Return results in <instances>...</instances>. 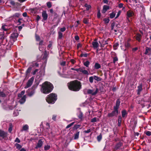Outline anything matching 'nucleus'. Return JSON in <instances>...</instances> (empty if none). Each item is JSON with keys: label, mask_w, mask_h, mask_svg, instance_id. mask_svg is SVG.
<instances>
[{"label": "nucleus", "mask_w": 151, "mask_h": 151, "mask_svg": "<svg viewBox=\"0 0 151 151\" xmlns=\"http://www.w3.org/2000/svg\"><path fill=\"white\" fill-rule=\"evenodd\" d=\"M41 86L40 91L42 93L45 94H47L51 92L54 88L52 84L48 81L45 82Z\"/></svg>", "instance_id": "1"}, {"label": "nucleus", "mask_w": 151, "mask_h": 151, "mask_svg": "<svg viewBox=\"0 0 151 151\" xmlns=\"http://www.w3.org/2000/svg\"><path fill=\"white\" fill-rule=\"evenodd\" d=\"M69 89L73 91H78L81 88V85L80 82L77 80L72 81L68 83Z\"/></svg>", "instance_id": "2"}, {"label": "nucleus", "mask_w": 151, "mask_h": 151, "mask_svg": "<svg viewBox=\"0 0 151 151\" xmlns=\"http://www.w3.org/2000/svg\"><path fill=\"white\" fill-rule=\"evenodd\" d=\"M57 99L56 94L52 93L47 96L46 100L49 104H53Z\"/></svg>", "instance_id": "3"}, {"label": "nucleus", "mask_w": 151, "mask_h": 151, "mask_svg": "<svg viewBox=\"0 0 151 151\" xmlns=\"http://www.w3.org/2000/svg\"><path fill=\"white\" fill-rule=\"evenodd\" d=\"M98 91V89L95 87L91 89H88L87 90V93L88 94H91L92 96L95 95L97 94Z\"/></svg>", "instance_id": "4"}, {"label": "nucleus", "mask_w": 151, "mask_h": 151, "mask_svg": "<svg viewBox=\"0 0 151 151\" xmlns=\"http://www.w3.org/2000/svg\"><path fill=\"white\" fill-rule=\"evenodd\" d=\"M34 80V78L33 77L30 78L27 83L26 85L24 87L25 88H27L31 86Z\"/></svg>", "instance_id": "5"}, {"label": "nucleus", "mask_w": 151, "mask_h": 151, "mask_svg": "<svg viewBox=\"0 0 151 151\" xmlns=\"http://www.w3.org/2000/svg\"><path fill=\"white\" fill-rule=\"evenodd\" d=\"M18 35V34L17 32H14L12 33L10 36L11 40L14 42H15L16 40Z\"/></svg>", "instance_id": "6"}, {"label": "nucleus", "mask_w": 151, "mask_h": 151, "mask_svg": "<svg viewBox=\"0 0 151 151\" xmlns=\"http://www.w3.org/2000/svg\"><path fill=\"white\" fill-rule=\"evenodd\" d=\"M7 133V132L0 129V137L3 139L6 140L8 139Z\"/></svg>", "instance_id": "7"}, {"label": "nucleus", "mask_w": 151, "mask_h": 151, "mask_svg": "<svg viewBox=\"0 0 151 151\" xmlns=\"http://www.w3.org/2000/svg\"><path fill=\"white\" fill-rule=\"evenodd\" d=\"M129 47L130 44L127 42H124V44L121 46L122 49L124 51L126 50L127 49L129 48Z\"/></svg>", "instance_id": "8"}, {"label": "nucleus", "mask_w": 151, "mask_h": 151, "mask_svg": "<svg viewBox=\"0 0 151 151\" xmlns=\"http://www.w3.org/2000/svg\"><path fill=\"white\" fill-rule=\"evenodd\" d=\"M118 111L114 110L111 113H109L108 114V116L109 117H112L115 116H117L118 113Z\"/></svg>", "instance_id": "9"}, {"label": "nucleus", "mask_w": 151, "mask_h": 151, "mask_svg": "<svg viewBox=\"0 0 151 151\" xmlns=\"http://www.w3.org/2000/svg\"><path fill=\"white\" fill-rule=\"evenodd\" d=\"M15 105L14 107L9 106L8 105L6 104H3L2 105V107L3 109L6 110H12L15 107Z\"/></svg>", "instance_id": "10"}, {"label": "nucleus", "mask_w": 151, "mask_h": 151, "mask_svg": "<svg viewBox=\"0 0 151 151\" xmlns=\"http://www.w3.org/2000/svg\"><path fill=\"white\" fill-rule=\"evenodd\" d=\"M37 87L34 88V86H33L31 88L32 89V90L30 92H28L27 93V95L30 96L31 97L35 93V89H36Z\"/></svg>", "instance_id": "11"}, {"label": "nucleus", "mask_w": 151, "mask_h": 151, "mask_svg": "<svg viewBox=\"0 0 151 151\" xmlns=\"http://www.w3.org/2000/svg\"><path fill=\"white\" fill-rule=\"evenodd\" d=\"M26 97L25 95L23 96L21 98H18V99H19V102L21 104H24L26 101Z\"/></svg>", "instance_id": "12"}, {"label": "nucleus", "mask_w": 151, "mask_h": 151, "mask_svg": "<svg viewBox=\"0 0 151 151\" xmlns=\"http://www.w3.org/2000/svg\"><path fill=\"white\" fill-rule=\"evenodd\" d=\"M120 103V101L119 99H118L116 100L115 106H114V110H115L116 111H118V109L119 108Z\"/></svg>", "instance_id": "13"}, {"label": "nucleus", "mask_w": 151, "mask_h": 151, "mask_svg": "<svg viewBox=\"0 0 151 151\" xmlns=\"http://www.w3.org/2000/svg\"><path fill=\"white\" fill-rule=\"evenodd\" d=\"M134 14L133 12L131 11H128L127 12V19L129 22H130V20L129 18L133 16Z\"/></svg>", "instance_id": "14"}, {"label": "nucleus", "mask_w": 151, "mask_h": 151, "mask_svg": "<svg viewBox=\"0 0 151 151\" xmlns=\"http://www.w3.org/2000/svg\"><path fill=\"white\" fill-rule=\"evenodd\" d=\"M42 16L43 18L42 20H47L48 17V15L46 11H43L42 13Z\"/></svg>", "instance_id": "15"}, {"label": "nucleus", "mask_w": 151, "mask_h": 151, "mask_svg": "<svg viewBox=\"0 0 151 151\" xmlns=\"http://www.w3.org/2000/svg\"><path fill=\"white\" fill-rule=\"evenodd\" d=\"M29 128V126L27 124H25L22 127V129L21 130V131L22 132L23 131H25L28 132Z\"/></svg>", "instance_id": "16"}, {"label": "nucleus", "mask_w": 151, "mask_h": 151, "mask_svg": "<svg viewBox=\"0 0 151 151\" xmlns=\"http://www.w3.org/2000/svg\"><path fill=\"white\" fill-rule=\"evenodd\" d=\"M109 6L107 5H104L103 7V9L102 11V13H105L106 11L109 9Z\"/></svg>", "instance_id": "17"}, {"label": "nucleus", "mask_w": 151, "mask_h": 151, "mask_svg": "<svg viewBox=\"0 0 151 151\" xmlns=\"http://www.w3.org/2000/svg\"><path fill=\"white\" fill-rule=\"evenodd\" d=\"M151 53V48L147 47L145 51V55H150Z\"/></svg>", "instance_id": "18"}, {"label": "nucleus", "mask_w": 151, "mask_h": 151, "mask_svg": "<svg viewBox=\"0 0 151 151\" xmlns=\"http://www.w3.org/2000/svg\"><path fill=\"white\" fill-rule=\"evenodd\" d=\"M138 89L137 90V94L138 95H139L140 94L142 90V84H141L139 85V86L137 87Z\"/></svg>", "instance_id": "19"}, {"label": "nucleus", "mask_w": 151, "mask_h": 151, "mask_svg": "<svg viewBox=\"0 0 151 151\" xmlns=\"http://www.w3.org/2000/svg\"><path fill=\"white\" fill-rule=\"evenodd\" d=\"M43 142L41 140H39L36 147V148L41 147L42 145Z\"/></svg>", "instance_id": "20"}, {"label": "nucleus", "mask_w": 151, "mask_h": 151, "mask_svg": "<svg viewBox=\"0 0 151 151\" xmlns=\"http://www.w3.org/2000/svg\"><path fill=\"white\" fill-rule=\"evenodd\" d=\"M92 45L94 49H96L99 46V44L97 41H94L92 42Z\"/></svg>", "instance_id": "21"}, {"label": "nucleus", "mask_w": 151, "mask_h": 151, "mask_svg": "<svg viewBox=\"0 0 151 151\" xmlns=\"http://www.w3.org/2000/svg\"><path fill=\"white\" fill-rule=\"evenodd\" d=\"M122 143L121 142H119L117 143L115 145V149L116 150H117L120 148L121 147L122 145Z\"/></svg>", "instance_id": "22"}, {"label": "nucleus", "mask_w": 151, "mask_h": 151, "mask_svg": "<svg viewBox=\"0 0 151 151\" xmlns=\"http://www.w3.org/2000/svg\"><path fill=\"white\" fill-rule=\"evenodd\" d=\"M80 72H81L83 73L85 75H88L89 74V73L88 71L82 68H81Z\"/></svg>", "instance_id": "23"}, {"label": "nucleus", "mask_w": 151, "mask_h": 151, "mask_svg": "<svg viewBox=\"0 0 151 151\" xmlns=\"http://www.w3.org/2000/svg\"><path fill=\"white\" fill-rule=\"evenodd\" d=\"M94 67L95 69H98L101 68V65L99 63H96L94 66Z\"/></svg>", "instance_id": "24"}, {"label": "nucleus", "mask_w": 151, "mask_h": 151, "mask_svg": "<svg viewBox=\"0 0 151 151\" xmlns=\"http://www.w3.org/2000/svg\"><path fill=\"white\" fill-rule=\"evenodd\" d=\"M93 76L94 79L97 82L101 81V78L100 77L96 76Z\"/></svg>", "instance_id": "25"}, {"label": "nucleus", "mask_w": 151, "mask_h": 151, "mask_svg": "<svg viewBox=\"0 0 151 151\" xmlns=\"http://www.w3.org/2000/svg\"><path fill=\"white\" fill-rule=\"evenodd\" d=\"M79 132H77L76 134H74V139H78L79 138Z\"/></svg>", "instance_id": "26"}, {"label": "nucleus", "mask_w": 151, "mask_h": 151, "mask_svg": "<svg viewBox=\"0 0 151 151\" xmlns=\"http://www.w3.org/2000/svg\"><path fill=\"white\" fill-rule=\"evenodd\" d=\"M25 91L24 90L22 91L18 95V98H21L23 96V95L24 94Z\"/></svg>", "instance_id": "27"}, {"label": "nucleus", "mask_w": 151, "mask_h": 151, "mask_svg": "<svg viewBox=\"0 0 151 151\" xmlns=\"http://www.w3.org/2000/svg\"><path fill=\"white\" fill-rule=\"evenodd\" d=\"M141 35L140 34H138L137 35L136 39V40L138 41H140L141 40L140 37H141Z\"/></svg>", "instance_id": "28"}, {"label": "nucleus", "mask_w": 151, "mask_h": 151, "mask_svg": "<svg viewBox=\"0 0 151 151\" xmlns=\"http://www.w3.org/2000/svg\"><path fill=\"white\" fill-rule=\"evenodd\" d=\"M127 114L126 111L125 110H123L122 111V114L123 117H124Z\"/></svg>", "instance_id": "29"}, {"label": "nucleus", "mask_w": 151, "mask_h": 151, "mask_svg": "<svg viewBox=\"0 0 151 151\" xmlns=\"http://www.w3.org/2000/svg\"><path fill=\"white\" fill-rule=\"evenodd\" d=\"M90 63V62L88 61H86L84 63L83 65L86 67H88Z\"/></svg>", "instance_id": "30"}, {"label": "nucleus", "mask_w": 151, "mask_h": 151, "mask_svg": "<svg viewBox=\"0 0 151 151\" xmlns=\"http://www.w3.org/2000/svg\"><path fill=\"white\" fill-rule=\"evenodd\" d=\"M122 121V118L121 116H119V119H118V125L119 126H120L121 125V123Z\"/></svg>", "instance_id": "31"}, {"label": "nucleus", "mask_w": 151, "mask_h": 151, "mask_svg": "<svg viewBox=\"0 0 151 151\" xmlns=\"http://www.w3.org/2000/svg\"><path fill=\"white\" fill-rule=\"evenodd\" d=\"M19 114V112L17 110H14V111L13 114L14 116H17Z\"/></svg>", "instance_id": "32"}, {"label": "nucleus", "mask_w": 151, "mask_h": 151, "mask_svg": "<svg viewBox=\"0 0 151 151\" xmlns=\"http://www.w3.org/2000/svg\"><path fill=\"white\" fill-rule=\"evenodd\" d=\"M93 79H94V78L93 76L89 77V80L90 82L91 83H92L93 82Z\"/></svg>", "instance_id": "33"}, {"label": "nucleus", "mask_w": 151, "mask_h": 151, "mask_svg": "<svg viewBox=\"0 0 151 151\" xmlns=\"http://www.w3.org/2000/svg\"><path fill=\"white\" fill-rule=\"evenodd\" d=\"M58 38L60 39H61L63 36L62 33L60 31H59L58 32Z\"/></svg>", "instance_id": "34"}, {"label": "nucleus", "mask_w": 151, "mask_h": 151, "mask_svg": "<svg viewBox=\"0 0 151 151\" xmlns=\"http://www.w3.org/2000/svg\"><path fill=\"white\" fill-rule=\"evenodd\" d=\"M78 117L79 119H82L83 118V113L81 112H80L78 116Z\"/></svg>", "instance_id": "35"}, {"label": "nucleus", "mask_w": 151, "mask_h": 151, "mask_svg": "<svg viewBox=\"0 0 151 151\" xmlns=\"http://www.w3.org/2000/svg\"><path fill=\"white\" fill-rule=\"evenodd\" d=\"M110 18L111 19H112L115 17V14L114 12H112L110 14Z\"/></svg>", "instance_id": "36"}, {"label": "nucleus", "mask_w": 151, "mask_h": 151, "mask_svg": "<svg viewBox=\"0 0 151 151\" xmlns=\"http://www.w3.org/2000/svg\"><path fill=\"white\" fill-rule=\"evenodd\" d=\"M85 6L86 7V9L87 10H89V9L91 7V6L89 5H88L87 4H85Z\"/></svg>", "instance_id": "37"}, {"label": "nucleus", "mask_w": 151, "mask_h": 151, "mask_svg": "<svg viewBox=\"0 0 151 151\" xmlns=\"http://www.w3.org/2000/svg\"><path fill=\"white\" fill-rule=\"evenodd\" d=\"M12 130V124L9 125V128L8 131L9 132H11Z\"/></svg>", "instance_id": "38"}, {"label": "nucleus", "mask_w": 151, "mask_h": 151, "mask_svg": "<svg viewBox=\"0 0 151 151\" xmlns=\"http://www.w3.org/2000/svg\"><path fill=\"white\" fill-rule=\"evenodd\" d=\"M75 122H73L72 123L69 124L66 127V129H68L71 127V126H72L73 125V124H74Z\"/></svg>", "instance_id": "39"}, {"label": "nucleus", "mask_w": 151, "mask_h": 151, "mask_svg": "<svg viewBox=\"0 0 151 151\" xmlns=\"http://www.w3.org/2000/svg\"><path fill=\"white\" fill-rule=\"evenodd\" d=\"M16 147L18 149H20L22 147V146L19 144H16L15 145Z\"/></svg>", "instance_id": "40"}, {"label": "nucleus", "mask_w": 151, "mask_h": 151, "mask_svg": "<svg viewBox=\"0 0 151 151\" xmlns=\"http://www.w3.org/2000/svg\"><path fill=\"white\" fill-rule=\"evenodd\" d=\"M119 46V44L117 43H116L114 45L113 47L114 49L116 50L117 49L118 46Z\"/></svg>", "instance_id": "41"}, {"label": "nucleus", "mask_w": 151, "mask_h": 151, "mask_svg": "<svg viewBox=\"0 0 151 151\" xmlns=\"http://www.w3.org/2000/svg\"><path fill=\"white\" fill-rule=\"evenodd\" d=\"M47 5L48 8H50L52 6L51 3L50 2H47Z\"/></svg>", "instance_id": "42"}, {"label": "nucleus", "mask_w": 151, "mask_h": 151, "mask_svg": "<svg viewBox=\"0 0 151 151\" xmlns=\"http://www.w3.org/2000/svg\"><path fill=\"white\" fill-rule=\"evenodd\" d=\"M50 145H47L45 146L44 147L45 150H49L50 148Z\"/></svg>", "instance_id": "43"}, {"label": "nucleus", "mask_w": 151, "mask_h": 151, "mask_svg": "<svg viewBox=\"0 0 151 151\" xmlns=\"http://www.w3.org/2000/svg\"><path fill=\"white\" fill-rule=\"evenodd\" d=\"M145 134L146 135L150 136L151 135V132L149 131H146L145 132Z\"/></svg>", "instance_id": "44"}, {"label": "nucleus", "mask_w": 151, "mask_h": 151, "mask_svg": "<svg viewBox=\"0 0 151 151\" xmlns=\"http://www.w3.org/2000/svg\"><path fill=\"white\" fill-rule=\"evenodd\" d=\"M83 22L86 24H87L88 23V19L86 18H84L83 20Z\"/></svg>", "instance_id": "45"}, {"label": "nucleus", "mask_w": 151, "mask_h": 151, "mask_svg": "<svg viewBox=\"0 0 151 151\" xmlns=\"http://www.w3.org/2000/svg\"><path fill=\"white\" fill-rule=\"evenodd\" d=\"M6 27V25H2L1 28L4 31H6L7 29V28Z\"/></svg>", "instance_id": "46"}, {"label": "nucleus", "mask_w": 151, "mask_h": 151, "mask_svg": "<svg viewBox=\"0 0 151 151\" xmlns=\"http://www.w3.org/2000/svg\"><path fill=\"white\" fill-rule=\"evenodd\" d=\"M32 68L31 67L29 68L26 71V73L28 74L30 73L32 70Z\"/></svg>", "instance_id": "47"}, {"label": "nucleus", "mask_w": 151, "mask_h": 151, "mask_svg": "<svg viewBox=\"0 0 151 151\" xmlns=\"http://www.w3.org/2000/svg\"><path fill=\"white\" fill-rule=\"evenodd\" d=\"M101 13L100 11H98L97 14V17L98 18H100L101 17Z\"/></svg>", "instance_id": "48"}, {"label": "nucleus", "mask_w": 151, "mask_h": 151, "mask_svg": "<svg viewBox=\"0 0 151 151\" xmlns=\"http://www.w3.org/2000/svg\"><path fill=\"white\" fill-rule=\"evenodd\" d=\"M56 117H57V115H55V114L53 115H52V119L53 120L55 121L56 120Z\"/></svg>", "instance_id": "49"}, {"label": "nucleus", "mask_w": 151, "mask_h": 151, "mask_svg": "<svg viewBox=\"0 0 151 151\" xmlns=\"http://www.w3.org/2000/svg\"><path fill=\"white\" fill-rule=\"evenodd\" d=\"M104 21L106 23H108L109 22V20L108 19H105L104 20Z\"/></svg>", "instance_id": "50"}, {"label": "nucleus", "mask_w": 151, "mask_h": 151, "mask_svg": "<svg viewBox=\"0 0 151 151\" xmlns=\"http://www.w3.org/2000/svg\"><path fill=\"white\" fill-rule=\"evenodd\" d=\"M20 15V14L19 13H15L13 16V17H19Z\"/></svg>", "instance_id": "51"}, {"label": "nucleus", "mask_w": 151, "mask_h": 151, "mask_svg": "<svg viewBox=\"0 0 151 151\" xmlns=\"http://www.w3.org/2000/svg\"><path fill=\"white\" fill-rule=\"evenodd\" d=\"M60 30L61 32H64L66 28L65 27H63L60 28Z\"/></svg>", "instance_id": "52"}, {"label": "nucleus", "mask_w": 151, "mask_h": 151, "mask_svg": "<svg viewBox=\"0 0 151 151\" xmlns=\"http://www.w3.org/2000/svg\"><path fill=\"white\" fill-rule=\"evenodd\" d=\"M102 138V137L101 136V135H99L97 137V139L99 141H100V140Z\"/></svg>", "instance_id": "53"}, {"label": "nucleus", "mask_w": 151, "mask_h": 151, "mask_svg": "<svg viewBox=\"0 0 151 151\" xmlns=\"http://www.w3.org/2000/svg\"><path fill=\"white\" fill-rule=\"evenodd\" d=\"M96 121V117H94L91 119V122H94Z\"/></svg>", "instance_id": "54"}, {"label": "nucleus", "mask_w": 151, "mask_h": 151, "mask_svg": "<svg viewBox=\"0 0 151 151\" xmlns=\"http://www.w3.org/2000/svg\"><path fill=\"white\" fill-rule=\"evenodd\" d=\"M118 60V58L116 57H115L113 59V63H115Z\"/></svg>", "instance_id": "55"}, {"label": "nucleus", "mask_w": 151, "mask_h": 151, "mask_svg": "<svg viewBox=\"0 0 151 151\" xmlns=\"http://www.w3.org/2000/svg\"><path fill=\"white\" fill-rule=\"evenodd\" d=\"M71 69L73 70H76L78 72L80 71L81 69V68L78 69H75L74 68H71Z\"/></svg>", "instance_id": "56"}, {"label": "nucleus", "mask_w": 151, "mask_h": 151, "mask_svg": "<svg viewBox=\"0 0 151 151\" xmlns=\"http://www.w3.org/2000/svg\"><path fill=\"white\" fill-rule=\"evenodd\" d=\"M33 66H36V67H37L39 66L38 64L37 63H36L35 62H34L33 63Z\"/></svg>", "instance_id": "57"}, {"label": "nucleus", "mask_w": 151, "mask_h": 151, "mask_svg": "<svg viewBox=\"0 0 151 151\" xmlns=\"http://www.w3.org/2000/svg\"><path fill=\"white\" fill-rule=\"evenodd\" d=\"M88 56V54L87 53L82 54H81V57H86Z\"/></svg>", "instance_id": "58"}, {"label": "nucleus", "mask_w": 151, "mask_h": 151, "mask_svg": "<svg viewBox=\"0 0 151 151\" xmlns=\"http://www.w3.org/2000/svg\"><path fill=\"white\" fill-rule=\"evenodd\" d=\"M38 71V69H35V70H34L32 73V74L33 75H35L36 73L37 72V71Z\"/></svg>", "instance_id": "59"}, {"label": "nucleus", "mask_w": 151, "mask_h": 151, "mask_svg": "<svg viewBox=\"0 0 151 151\" xmlns=\"http://www.w3.org/2000/svg\"><path fill=\"white\" fill-rule=\"evenodd\" d=\"M49 42H50V44L48 45V47L49 48H50L52 46V42L51 41H50Z\"/></svg>", "instance_id": "60"}, {"label": "nucleus", "mask_w": 151, "mask_h": 151, "mask_svg": "<svg viewBox=\"0 0 151 151\" xmlns=\"http://www.w3.org/2000/svg\"><path fill=\"white\" fill-rule=\"evenodd\" d=\"M70 62L72 64H74L76 62V61L73 59H71L70 60Z\"/></svg>", "instance_id": "61"}, {"label": "nucleus", "mask_w": 151, "mask_h": 151, "mask_svg": "<svg viewBox=\"0 0 151 151\" xmlns=\"http://www.w3.org/2000/svg\"><path fill=\"white\" fill-rule=\"evenodd\" d=\"M35 37H36V40L37 41H39L40 40V37L39 36L36 35Z\"/></svg>", "instance_id": "62"}, {"label": "nucleus", "mask_w": 151, "mask_h": 151, "mask_svg": "<svg viewBox=\"0 0 151 151\" xmlns=\"http://www.w3.org/2000/svg\"><path fill=\"white\" fill-rule=\"evenodd\" d=\"M15 142H17L18 143H19L20 142L19 139L18 138H16Z\"/></svg>", "instance_id": "63"}, {"label": "nucleus", "mask_w": 151, "mask_h": 151, "mask_svg": "<svg viewBox=\"0 0 151 151\" xmlns=\"http://www.w3.org/2000/svg\"><path fill=\"white\" fill-rule=\"evenodd\" d=\"M80 126V125H75V126L74 127V128L77 129Z\"/></svg>", "instance_id": "64"}]
</instances>
